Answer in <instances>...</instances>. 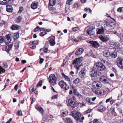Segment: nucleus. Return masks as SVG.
<instances>
[{
  "label": "nucleus",
  "instance_id": "nucleus-1",
  "mask_svg": "<svg viewBox=\"0 0 123 123\" xmlns=\"http://www.w3.org/2000/svg\"><path fill=\"white\" fill-rule=\"evenodd\" d=\"M71 115L73 117L75 120L79 121L80 122L82 121L81 120V117L82 115L79 112H76L75 111H73L71 113Z\"/></svg>",
  "mask_w": 123,
  "mask_h": 123
},
{
  "label": "nucleus",
  "instance_id": "nucleus-2",
  "mask_svg": "<svg viewBox=\"0 0 123 123\" xmlns=\"http://www.w3.org/2000/svg\"><path fill=\"white\" fill-rule=\"evenodd\" d=\"M83 60L82 57L75 59L73 61V64L76 67V68L79 70V67L81 66L80 64Z\"/></svg>",
  "mask_w": 123,
  "mask_h": 123
},
{
  "label": "nucleus",
  "instance_id": "nucleus-3",
  "mask_svg": "<svg viewBox=\"0 0 123 123\" xmlns=\"http://www.w3.org/2000/svg\"><path fill=\"white\" fill-rule=\"evenodd\" d=\"M90 76L92 77H95L101 74V73L94 68L91 69L89 72Z\"/></svg>",
  "mask_w": 123,
  "mask_h": 123
},
{
  "label": "nucleus",
  "instance_id": "nucleus-4",
  "mask_svg": "<svg viewBox=\"0 0 123 123\" xmlns=\"http://www.w3.org/2000/svg\"><path fill=\"white\" fill-rule=\"evenodd\" d=\"M98 70L101 71L104 70L106 68V67L104 64L101 62L95 63L94 64Z\"/></svg>",
  "mask_w": 123,
  "mask_h": 123
},
{
  "label": "nucleus",
  "instance_id": "nucleus-5",
  "mask_svg": "<svg viewBox=\"0 0 123 123\" xmlns=\"http://www.w3.org/2000/svg\"><path fill=\"white\" fill-rule=\"evenodd\" d=\"M102 86V83L98 81H94L92 84V86L95 89H98Z\"/></svg>",
  "mask_w": 123,
  "mask_h": 123
},
{
  "label": "nucleus",
  "instance_id": "nucleus-6",
  "mask_svg": "<svg viewBox=\"0 0 123 123\" xmlns=\"http://www.w3.org/2000/svg\"><path fill=\"white\" fill-rule=\"evenodd\" d=\"M109 44L110 46L114 48L116 51H117L120 50V48L118 45V43L114 42L113 41H110L109 42Z\"/></svg>",
  "mask_w": 123,
  "mask_h": 123
},
{
  "label": "nucleus",
  "instance_id": "nucleus-7",
  "mask_svg": "<svg viewBox=\"0 0 123 123\" xmlns=\"http://www.w3.org/2000/svg\"><path fill=\"white\" fill-rule=\"evenodd\" d=\"M48 79L49 82L52 85H54L56 84L57 79L54 74H50Z\"/></svg>",
  "mask_w": 123,
  "mask_h": 123
},
{
  "label": "nucleus",
  "instance_id": "nucleus-8",
  "mask_svg": "<svg viewBox=\"0 0 123 123\" xmlns=\"http://www.w3.org/2000/svg\"><path fill=\"white\" fill-rule=\"evenodd\" d=\"M59 84L62 88H64L66 90H67L69 88V86L63 80H62L59 82Z\"/></svg>",
  "mask_w": 123,
  "mask_h": 123
},
{
  "label": "nucleus",
  "instance_id": "nucleus-9",
  "mask_svg": "<svg viewBox=\"0 0 123 123\" xmlns=\"http://www.w3.org/2000/svg\"><path fill=\"white\" fill-rule=\"evenodd\" d=\"M74 99L70 98L68 99V103L70 106L74 108L77 106V104L76 103Z\"/></svg>",
  "mask_w": 123,
  "mask_h": 123
},
{
  "label": "nucleus",
  "instance_id": "nucleus-10",
  "mask_svg": "<svg viewBox=\"0 0 123 123\" xmlns=\"http://www.w3.org/2000/svg\"><path fill=\"white\" fill-rule=\"evenodd\" d=\"M98 37L103 42L107 41L110 39L108 35H106L104 36L101 35L99 36Z\"/></svg>",
  "mask_w": 123,
  "mask_h": 123
},
{
  "label": "nucleus",
  "instance_id": "nucleus-11",
  "mask_svg": "<svg viewBox=\"0 0 123 123\" xmlns=\"http://www.w3.org/2000/svg\"><path fill=\"white\" fill-rule=\"evenodd\" d=\"M10 34H8L5 36V43L6 44H8L11 42V39Z\"/></svg>",
  "mask_w": 123,
  "mask_h": 123
},
{
  "label": "nucleus",
  "instance_id": "nucleus-12",
  "mask_svg": "<svg viewBox=\"0 0 123 123\" xmlns=\"http://www.w3.org/2000/svg\"><path fill=\"white\" fill-rule=\"evenodd\" d=\"M95 29L94 27H90L87 30V33L88 35H92L94 34V32L93 30Z\"/></svg>",
  "mask_w": 123,
  "mask_h": 123
},
{
  "label": "nucleus",
  "instance_id": "nucleus-13",
  "mask_svg": "<svg viewBox=\"0 0 123 123\" xmlns=\"http://www.w3.org/2000/svg\"><path fill=\"white\" fill-rule=\"evenodd\" d=\"M89 43L92 44V47L95 48H97L100 46V44L99 43L96 41H90L89 42Z\"/></svg>",
  "mask_w": 123,
  "mask_h": 123
},
{
  "label": "nucleus",
  "instance_id": "nucleus-14",
  "mask_svg": "<svg viewBox=\"0 0 123 123\" xmlns=\"http://www.w3.org/2000/svg\"><path fill=\"white\" fill-rule=\"evenodd\" d=\"M39 6V3L36 1H34L32 2L31 5V8L33 9L37 8Z\"/></svg>",
  "mask_w": 123,
  "mask_h": 123
},
{
  "label": "nucleus",
  "instance_id": "nucleus-15",
  "mask_svg": "<svg viewBox=\"0 0 123 123\" xmlns=\"http://www.w3.org/2000/svg\"><path fill=\"white\" fill-rule=\"evenodd\" d=\"M117 66L120 68H123V59L118 60L117 62Z\"/></svg>",
  "mask_w": 123,
  "mask_h": 123
},
{
  "label": "nucleus",
  "instance_id": "nucleus-16",
  "mask_svg": "<svg viewBox=\"0 0 123 123\" xmlns=\"http://www.w3.org/2000/svg\"><path fill=\"white\" fill-rule=\"evenodd\" d=\"M51 37L50 39L49 40L50 45L51 46H54L55 44V37L54 36H52Z\"/></svg>",
  "mask_w": 123,
  "mask_h": 123
},
{
  "label": "nucleus",
  "instance_id": "nucleus-17",
  "mask_svg": "<svg viewBox=\"0 0 123 123\" xmlns=\"http://www.w3.org/2000/svg\"><path fill=\"white\" fill-rule=\"evenodd\" d=\"M86 72V69L85 68H83L80 72V76L83 79H84V75Z\"/></svg>",
  "mask_w": 123,
  "mask_h": 123
},
{
  "label": "nucleus",
  "instance_id": "nucleus-18",
  "mask_svg": "<svg viewBox=\"0 0 123 123\" xmlns=\"http://www.w3.org/2000/svg\"><path fill=\"white\" fill-rule=\"evenodd\" d=\"M103 55L105 57H107L110 56L111 53L108 50H105L103 52Z\"/></svg>",
  "mask_w": 123,
  "mask_h": 123
},
{
  "label": "nucleus",
  "instance_id": "nucleus-19",
  "mask_svg": "<svg viewBox=\"0 0 123 123\" xmlns=\"http://www.w3.org/2000/svg\"><path fill=\"white\" fill-rule=\"evenodd\" d=\"M84 51L83 49L82 48H80L77 50L75 52V54L76 55H81Z\"/></svg>",
  "mask_w": 123,
  "mask_h": 123
},
{
  "label": "nucleus",
  "instance_id": "nucleus-20",
  "mask_svg": "<svg viewBox=\"0 0 123 123\" xmlns=\"http://www.w3.org/2000/svg\"><path fill=\"white\" fill-rule=\"evenodd\" d=\"M13 10V8L12 6L10 5H6V11L8 12H12Z\"/></svg>",
  "mask_w": 123,
  "mask_h": 123
},
{
  "label": "nucleus",
  "instance_id": "nucleus-21",
  "mask_svg": "<svg viewBox=\"0 0 123 123\" xmlns=\"http://www.w3.org/2000/svg\"><path fill=\"white\" fill-rule=\"evenodd\" d=\"M108 24V27H110L111 29H113L115 27V23L113 22H110L109 24Z\"/></svg>",
  "mask_w": 123,
  "mask_h": 123
},
{
  "label": "nucleus",
  "instance_id": "nucleus-22",
  "mask_svg": "<svg viewBox=\"0 0 123 123\" xmlns=\"http://www.w3.org/2000/svg\"><path fill=\"white\" fill-rule=\"evenodd\" d=\"M93 92L95 94L98 95H101L102 92L101 91L98 89H92Z\"/></svg>",
  "mask_w": 123,
  "mask_h": 123
},
{
  "label": "nucleus",
  "instance_id": "nucleus-23",
  "mask_svg": "<svg viewBox=\"0 0 123 123\" xmlns=\"http://www.w3.org/2000/svg\"><path fill=\"white\" fill-rule=\"evenodd\" d=\"M104 30L103 27L101 29H97V34H103L104 31Z\"/></svg>",
  "mask_w": 123,
  "mask_h": 123
},
{
  "label": "nucleus",
  "instance_id": "nucleus-24",
  "mask_svg": "<svg viewBox=\"0 0 123 123\" xmlns=\"http://www.w3.org/2000/svg\"><path fill=\"white\" fill-rule=\"evenodd\" d=\"M11 28L12 30H18L20 29L19 26L16 25H12L11 27Z\"/></svg>",
  "mask_w": 123,
  "mask_h": 123
},
{
  "label": "nucleus",
  "instance_id": "nucleus-25",
  "mask_svg": "<svg viewBox=\"0 0 123 123\" xmlns=\"http://www.w3.org/2000/svg\"><path fill=\"white\" fill-rule=\"evenodd\" d=\"M12 45L10 44L9 45L6 46L5 47L6 50L7 52H9L12 48Z\"/></svg>",
  "mask_w": 123,
  "mask_h": 123
},
{
  "label": "nucleus",
  "instance_id": "nucleus-26",
  "mask_svg": "<svg viewBox=\"0 0 123 123\" xmlns=\"http://www.w3.org/2000/svg\"><path fill=\"white\" fill-rule=\"evenodd\" d=\"M56 1L55 0H49V4L50 5L52 6L54 5Z\"/></svg>",
  "mask_w": 123,
  "mask_h": 123
},
{
  "label": "nucleus",
  "instance_id": "nucleus-27",
  "mask_svg": "<svg viewBox=\"0 0 123 123\" xmlns=\"http://www.w3.org/2000/svg\"><path fill=\"white\" fill-rule=\"evenodd\" d=\"M36 108L38 110L40 113L43 114V110L42 108L41 107L38 106H35Z\"/></svg>",
  "mask_w": 123,
  "mask_h": 123
},
{
  "label": "nucleus",
  "instance_id": "nucleus-28",
  "mask_svg": "<svg viewBox=\"0 0 123 123\" xmlns=\"http://www.w3.org/2000/svg\"><path fill=\"white\" fill-rule=\"evenodd\" d=\"M104 123L101 122L100 120L98 119H94L93 120V121L91 122L90 123Z\"/></svg>",
  "mask_w": 123,
  "mask_h": 123
},
{
  "label": "nucleus",
  "instance_id": "nucleus-29",
  "mask_svg": "<svg viewBox=\"0 0 123 123\" xmlns=\"http://www.w3.org/2000/svg\"><path fill=\"white\" fill-rule=\"evenodd\" d=\"M105 108L102 106H101L99 107L98 109V110L101 112H103L105 110Z\"/></svg>",
  "mask_w": 123,
  "mask_h": 123
},
{
  "label": "nucleus",
  "instance_id": "nucleus-30",
  "mask_svg": "<svg viewBox=\"0 0 123 123\" xmlns=\"http://www.w3.org/2000/svg\"><path fill=\"white\" fill-rule=\"evenodd\" d=\"M117 53L116 52H115L111 54L110 56H111L112 58H115L117 56Z\"/></svg>",
  "mask_w": 123,
  "mask_h": 123
},
{
  "label": "nucleus",
  "instance_id": "nucleus-31",
  "mask_svg": "<svg viewBox=\"0 0 123 123\" xmlns=\"http://www.w3.org/2000/svg\"><path fill=\"white\" fill-rule=\"evenodd\" d=\"M62 75L63 77L66 80L68 81H70L69 78L68 76H66L63 73H62Z\"/></svg>",
  "mask_w": 123,
  "mask_h": 123
},
{
  "label": "nucleus",
  "instance_id": "nucleus-32",
  "mask_svg": "<svg viewBox=\"0 0 123 123\" xmlns=\"http://www.w3.org/2000/svg\"><path fill=\"white\" fill-rule=\"evenodd\" d=\"M80 81V79L77 78L73 81V83L75 84H77L79 83Z\"/></svg>",
  "mask_w": 123,
  "mask_h": 123
},
{
  "label": "nucleus",
  "instance_id": "nucleus-33",
  "mask_svg": "<svg viewBox=\"0 0 123 123\" xmlns=\"http://www.w3.org/2000/svg\"><path fill=\"white\" fill-rule=\"evenodd\" d=\"M48 45L47 44H45L44 47V50L45 52H47L48 50Z\"/></svg>",
  "mask_w": 123,
  "mask_h": 123
},
{
  "label": "nucleus",
  "instance_id": "nucleus-34",
  "mask_svg": "<svg viewBox=\"0 0 123 123\" xmlns=\"http://www.w3.org/2000/svg\"><path fill=\"white\" fill-rule=\"evenodd\" d=\"M49 9L51 11L53 12H56V9L53 7H49Z\"/></svg>",
  "mask_w": 123,
  "mask_h": 123
},
{
  "label": "nucleus",
  "instance_id": "nucleus-35",
  "mask_svg": "<svg viewBox=\"0 0 123 123\" xmlns=\"http://www.w3.org/2000/svg\"><path fill=\"white\" fill-rule=\"evenodd\" d=\"M113 33H114V34H116L117 35V36L120 37V38L121 39H123V36H122L120 37V35L119 34H118V33H117V31H113Z\"/></svg>",
  "mask_w": 123,
  "mask_h": 123
},
{
  "label": "nucleus",
  "instance_id": "nucleus-36",
  "mask_svg": "<svg viewBox=\"0 0 123 123\" xmlns=\"http://www.w3.org/2000/svg\"><path fill=\"white\" fill-rule=\"evenodd\" d=\"M65 121L67 123H73L72 121L70 118L66 119Z\"/></svg>",
  "mask_w": 123,
  "mask_h": 123
},
{
  "label": "nucleus",
  "instance_id": "nucleus-37",
  "mask_svg": "<svg viewBox=\"0 0 123 123\" xmlns=\"http://www.w3.org/2000/svg\"><path fill=\"white\" fill-rule=\"evenodd\" d=\"M110 111L113 115L114 116H116V113L114 111V109H110Z\"/></svg>",
  "mask_w": 123,
  "mask_h": 123
},
{
  "label": "nucleus",
  "instance_id": "nucleus-38",
  "mask_svg": "<svg viewBox=\"0 0 123 123\" xmlns=\"http://www.w3.org/2000/svg\"><path fill=\"white\" fill-rule=\"evenodd\" d=\"M22 20V18L20 16L18 17L16 19V21L17 22L19 23Z\"/></svg>",
  "mask_w": 123,
  "mask_h": 123
},
{
  "label": "nucleus",
  "instance_id": "nucleus-39",
  "mask_svg": "<svg viewBox=\"0 0 123 123\" xmlns=\"http://www.w3.org/2000/svg\"><path fill=\"white\" fill-rule=\"evenodd\" d=\"M42 81L41 80L37 84V87L41 86L42 85Z\"/></svg>",
  "mask_w": 123,
  "mask_h": 123
},
{
  "label": "nucleus",
  "instance_id": "nucleus-40",
  "mask_svg": "<svg viewBox=\"0 0 123 123\" xmlns=\"http://www.w3.org/2000/svg\"><path fill=\"white\" fill-rule=\"evenodd\" d=\"M86 101L88 102V104L89 105H91L92 103L90 101V99L89 98H87L86 99Z\"/></svg>",
  "mask_w": 123,
  "mask_h": 123
},
{
  "label": "nucleus",
  "instance_id": "nucleus-41",
  "mask_svg": "<svg viewBox=\"0 0 123 123\" xmlns=\"http://www.w3.org/2000/svg\"><path fill=\"white\" fill-rule=\"evenodd\" d=\"M32 43L33 44L37 45L38 43V42L37 41H33L31 42L30 44Z\"/></svg>",
  "mask_w": 123,
  "mask_h": 123
},
{
  "label": "nucleus",
  "instance_id": "nucleus-42",
  "mask_svg": "<svg viewBox=\"0 0 123 123\" xmlns=\"http://www.w3.org/2000/svg\"><path fill=\"white\" fill-rule=\"evenodd\" d=\"M19 42H18L16 43H15V48L17 49H18L19 47Z\"/></svg>",
  "mask_w": 123,
  "mask_h": 123
},
{
  "label": "nucleus",
  "instance_id": "nucleus-43",
  "mask_svg": "<svg viewBox=\"0 0 123 123\" xmlns=\"http://www.w3.org/2000/svg\"><path fill=\"white\" fill-rule=\"evenodd\" d=\"M109 91L110 90L108 88L105 89L103 91V92L104 93H106V92H109Z\"/></svg>",
  "mask_w": 123,
  "mask_h": 123
},
{
  "label": "nucleus",
  "instance_id": "nucleus-44",
  "mask_svg": "<svg viewBox=\"0 0 123 123\" xmlns=\"http://www.w3.org/2000/svg\"><path fill=\"white\" fill-rule=\"evenodd\" d=\"M117 11L119 12H123V7L118 8L117 9Z\"/></svg>",
  "mask_w": 123,
  "mask_h": 123
},
{
  "label": "nucleus",
  "instance_id": "nucleus-45",
  "mask_svg": "<svg viewBox=\"0 0 123 123\" xmlns=\"http://www.w3.org/2000/svg\"><path fill=\"white\" fill-rule=\"evenodd\" d=\"M74 92L75 95L79 96L80 95L79 93L77 91V90L76 89H74Z\"/></svg>",
  "mask_w": 123,
  "mask_h": 123
},
{
  "label": "nucleus",
  "instance_id": "nucleus-46",
  "mask_svg": "<svg viewBox=\"0 0 123 123\" xmlns=\"http://www.w3.org/2000/svg\"><path fill=\"white\" fill-rule=\"evenodd\" d=\"M5 72V70L3 69L2 67H1V66H0V73H2Z\"/></svg>",
  "mask_w": 123,
  "mask_h": 123
},
{
  "label": "nucleus",
  "instance_id": "nucleus-47",
  "mask_svg": "<svg viewBox=\"0 0 123 123\" xmlns=\"http://www.w3.org/2000/svg\"><path fill=\"white\" fill-rule=\"evenodd\" d=\"M109 22H110L109 21L107 22L106 21H105L104 22V25H105V26L108 27V24H109Z\"/></svg>",
  "mask_w": 123,
  "mask_h": 123
},
{
  "label": "nucleus",
  "instance_id": "nucleus-48",
  "mask_svg": "<svg viewBox=\"0 0 123 123\" xmlns=\"http://www.w3.org/2000/svg\"><path fill=\"white\" fill-rule=\"evenodd\" d=\"M47 33L44 31L41 32L40 33V35L41 36H43L47 34Z\"/></svg>",
  "mask_w": 123,
  "mask_h": 123
},
{
  "label": "nucleus",
  "instance_id": "nucleus-49",
  "mask_svg": "<svg viewBox=\"0 0 123 123\" xmlns=\"http://www.w3.org/2000/svg\"><path fill=\"white\" fill-rule=\"evenodd\" d=\"M92 110L91 109H89L86 111H85L84 112V113L85 114H88Z\"/></svg>",
  "mask_w": 123,
  "mask_h": 123
},
{
  "label": "nucleus",
  "instance_id": "nucleus-50",
  "mask_svg": "<svg viewBox=\"0 0 123 123\" xmlns=\"http://www.w3.org/2000/svg\"><path fill=\"white\" fill-rule=\"evenodd\" d=\"M79 28L78 27H75L73 28L72 29L74 31H76L79 30Z\"/></svg>",
  "mask_w": 123,
  "mask_h": 123
},
{
  "label": "nucleus",
  "instance_id": "nucleus-51",
  "mask_svg": "<svg viewBox=\"0 0 123 123\" xmlns=\"http://www.w3.org/2000/svg\"><path fill=\"white\" fill-rule=\"evenodd\" d=\"M102 82L105 83H108L109 82L108 80L106 79V78H105L103 80V81H102Z\"/></svg>",
  "mask_w": 123,
  "mask_h": 123
},
{
  "label": "nucleus",
  "instance_id": "nucleus-52",
  "mask_svg": "<svg viewBox=\"0 0 123 123\" xmlns=\"http://www.w3.org/2000/svg\"><path fill=\"white\" fill-rule=\"evenodd\" d=\"M67 115V113L65 112H63L61 114V116L62 117H64L65 116Z\"/></svg>",
  "mask_w": 123,
  "mask_h": 123
},
{
  "label": "nucleus",
  "instance_id": "nucleus-53",
  "mask_svg": "<svg viewBox=\"0 0 123 123\" xmlns=\"http://www.w3.org/2000/svg\"><path fill=\"white\" fill-rule=\"evenodd\" d=\"M105 78V76H102L100 78V80L102 82L103 81V80Z\"/></svg>",
  "mask_w": 123,
  "mask_h": 123
},
{
  "label": "nucleus",
  "instance_id": "nucleus-54",
  "mask_svg": "<svg viewBox=\"0 0 123 123\" xmlns=\"http://www.w3.org/2000/svg\"><path fill=\"white\" fill-rule=\"evenodd\" d=\"M72 1V0H67L66 3L68 5H70V3Z\"/></svg>",
  "mask_w": 123,
  "mask_h": 123
},
{
  "label": "nucleus",
  "instance_id": "nucleus-55",
  "mask_svg": "<svg viewBox=\"0 0 123 123\" xmlns=\"http://www.w3.org/2000/svg\"><path fill=\"white\" fill-rule=\"evenodd\" d=\"M4 38L2 36H0V43H2L4 41Z\"/></svg>",
  "mask_w": 123,
  "mask_h": 123
},
{
  "label": "nucleus",
  "instance_id": "nucleus-56",
  "mask_svg": "<svg viewBox=\"0 0 123 123\" xmlns=\"http://www.w3.org/2000/svg\"><path fill=\"white\" fill-rule=\"evenodd\" d=\"M23 10V8L22 7H20L19 10L18 11V13L21 12Z\"/></svg>",
  "mask_w": 123,
  "mask_h": 123
},
{
  "label": "nucleus",
  "instance_id": "nucleus-57",
  "mask_svg": "<svg viewBox=\"0 0 123 123\" xmlns=\"http://www.w3.org/2000/svg\"><path fill=\"white\" fill-rule=\"evenodd\" d=\"M58 97V95H55L53 96L52 97H51V98L52 99H56Z\"/></svg>",
  "mask_w": 123,
  "mask_h": 123
},
{
  "label": "nucleus",
  "instance_id": "nucleus-58",
  "mask_svg": "<svg viewBox=\"0 0 123 123\" xmlns=\"http://www.w3.org/2000/svg\"><path fill=\"white\" fill-rule=\"evenodd\" d=\"M2 66L5 68H6L8 67V65L6 63H3L2 65Z\"/></svg>",
  "mask_w": 123,
  "mask_h": 123
},
{
  "label": "nucleus",
  "instance_id": "nucleus-59",
  "mask_svg": "<svg viewBox=\"0 0 123 123\" xmlns=\"http://www.w3.org/2000/svg\"><path fill=\"white\" fill-rule=\"evenodd\" d=\"M31 87L30 88V93H32L33 92V90H34V88L32 87V89H31Z\"/></svg>",
  "mask_w": 123,
  "mask_h": 123
},
{
  "label": "nucleus",
  "instance_id": "nucleus-60",
  "mask_svg": "<svg viewBox=\"0 0 123 123\" xmlns=\"http://www.w3.org/2000/svg\"><path fill=\"white\" fill-rule=\"evenodd\" d=\"M14 36V38L15 39H17L18 37V35L17 33H15Z\"/></svg>",
  "mask_w": 123,
  "mask_h": 123
},
{
  "label": "nucleus",
  "instance_id": "nucleus-61",
  "mask_svg": "<svg viewBox=\"0 0 123 123\" xmlns=\"http://www.w3.org/2000/svg\"><path fill=\"white\" fill-rule=\"evenodd\" d=\"M18 115L19 116H22V111H18Z\"/></svg>",
  "mask_w": 123,
  "mask_h": 123
},
{
  "label": "nucleus",
  "instance_id": "nucleus-62",
  "mask_svg": "<svg viewBox=\"0 0 123 123\" xmlns=\"http://www.w3.org/2000/svg\"><path fill=\"white\" fill-rule=\"evenodd\" d=\"M12 0H4L5 2H4V3H5V4H7L8 3H9V1H10Z\"/></svg>",
  "mask_w": 123,
  "mask_h": 123
},
{
  "label": "nucleus",
  "instance_id": "nucleus-63",
  "mask_svg": "<svg viewBox=\"0 0 123 123\" xmlns=\"http://www.w3.org/2000/svg\"><path fill=\"white\" fill-rule=\"evenodd\" d=\"M38 29H39V27L38 26H37L36 28L35 29H34V32H36L38 30Z\"/></svg>",
  "mask_w": 123,
  "mask_h": 123
},
{
  "label": "nucleus",
  "instance_id": "nucleus-64",
  "mask_svg": "<svg viewBox=\"0 0 123 123\" xmlns=\"http://www.w3.org/2000/svg\"><path fill=\"white\" fill-rule=\"evenodd\" d=\"M44 61V59L42 58H41L40 59V61H39V63L40 64L42 63V62H43V61Z\"/></svg>",
  "mask_w": 123,
  "mask_h": 123
}]
</instances>
